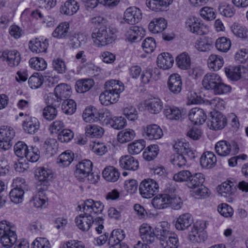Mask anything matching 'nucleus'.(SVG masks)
I'll list each match as a JSON object with an SVG mask.
<instances>
[{"label": "nucleus", "mask_w": 248, "mask_h": 248, "mask_svg": "<svg viewBox=\"0 0 248 248\" xmlns=\"http://www.w3.org/2000/svg\"><path fill=\"white\" fill-rule=\"evenodd\" d=\"M172 164L176 169H184V167L186 164V159L183 155L176 153L174 154L171 158Z\"/></svg>", "instance_id": "338daca9"}, {"label": "nucleus", "mask_w": 248, "mask_h": 248, "mask_svg": "<svg viewBox=\"0 0 248 248\" xmlns=\"http://www.w3.org/2000/svg\"><path fill=\"white\" fill-rule=\"evenodd\" d=\"M231 31L238 37L246 38L248 36V30L246 27L238 23H234L231 27Z\"/></svg>", "instance_id": "864d4df0"}, {"label": "nucleus", "mask_w": 248, "mask_h": 248, "mask_svg": "<svg viewBox=\"0 0 248 248\" xmlns=\"http://www.w3.org/2000/svg\"><path fill=\"white\" fill-rule=\"evenodd\" d=\"M125 237V233L124 230L122 229L114 230L111 233L108 239V244L109 245L113 244L122 243V241Z\"/></svg>", "instance_id": "c03bdc74"}, {"label": "nucleus", "mask_w": 248, "mask_h": 248, "mask_svg": "<svg viewBox=\"0 0 248 248\" xmlns=\"http://www.w3.org/2000/svg\"><path fill=\"white\" fill-rule=\"evenodd\" d=\"M216 153L221 156L229 155L231 152L232 147L229 142L226 140L218 141L215 145Z\"/></svg>", "instance_id": "f704fd0d"}, {"label": "nucleus", "mask_w": 248, "mask_h": 248, "mask_svg": "<svg viewBox=\"0 0 248 248\" xmlns=\"http://www.w3.org/2000/svg\"><path fill=\"white\" fill-rule=\"evenodd\" d=\"M105 87V90L99 96L100 102L104 106L116 103L120 98V94L124 90V84L114 79L107 81Z\"/></svg>", "instance_id": "f257e3e1"}, {"label": "nucleus", "mask_w": 248, "mask_h": 248, "mask_svg": "<svg viewBox=\"0 0 248 248\" xmlns=\"http://www.w3.org/2000/svg\"><path fill=\"white\" fill-rule=\"evenodd\" d=\"M158 147L156 145L148 146L143 153V158L147 161L154 159L157 155Z\"/></svg>", "instance_id": "680f3d73"}, {"label": "nucleus", "mask_w": 248, "mask_h": 248, "mask_svg": "<svg viewBox=\"0 0 248 248\" xmlns=\"http://www.w3.org/2000/svg\"><path fill=\"white\" fill-rule=\"evenodd\" d=\"M87 40V37L85 34L79 32L75 33L70 39L71 45L73 47L77 48L85 44Z\"/></svg>", "instance_id": "0e129e2a"}, {"label": "nucleus", "mask_w": 248, "mask_h": 248, "mask_svg": "<svg viewBox=\"0 0 248 248\" xmlns=\"http://www.w3.org/2000/svg\"><path fill=\"white\" fill-rule=\"evenodd\" d=\"M24 194L23 189L14 188L10 192V198L11 201L15 203H21L23 201Z\"/></svg>", "instance_id": "69168bd1"}, {"label": "nucleus", "mask_w": 248, "mask_h": 248, "mask_svg": "<svg viewBox=\"0 0 248 248\" xmlns=\"http://www.w3.org/2000/svg\"><path fill=\"white\" fill-rule=\"evenodd\" d=\"M190 194L196 199H202L208 197L210 191L207 187L202 185L190 191Z\"/></svg>", "instance_id": "bf43d9fd"}, {"label": "nucleus", "mask_w": 248, "mask_h": 248, "mask_svg": "<svg viewBox=\"0 0 248 248\" xmlns=\"http://www.w3.org/2000/svg\"><path fill=\"white\" fill-rule=\"evenodd\" d=\"M207 64L209 69L216 71L219 70L222 67L224 60L221 56L213 54L209 56Z\"/></svg>", "instance_id": "72a5a7b5"}, {"label": "nucleus", "mask_w": 248, "mask_h": 248, "mask_svg": "<svg viewBox=\"0 0 248 248\" xmlns=\"http://www.w3.org/2000/svg\"><path fill=\"white\" fill-rule=\"evenodd\" d=\"M79 7L78 3L75 0H68L62 5L60 12L65 15L72 16L77 12Z\"/></svg>", "instance_id": "393cba45"}, {"label": "nucleus", "mask_w": 248, "mask_h": 248, "mask_svg": "<svg viewBox=\"0 0 248 248\" xmlns=\"http://www.w3.org/2000/svg\"><path fill=\"white\" fill-rule=\"evenodd\" d=\"M227 124L226 117L220 113L216 112L208 121V127L213 130H217L223 128Z\"/></svg>", "instance_id": "f8f14e48"}, {"label": "nucleus", "mask_w": 248, "mask_h": 248, "mask_svg": "<svg viewBox=\"0 0 248 248\" xmlns=\"http://www.w3.org/2000/svg\"><path fill=\"white\" fill-rule=\"evenodd\" d=\"M217 158L215 155L211 152L204 153L200 158L201 165L203 169H211L216 164Z\"/></svg>", "instance_id": "4be33fe9"}, {"label": "nucleus", "mask_w": 248, "mask_h": 248, "mask_svg": "<svg viewBox=\"0 0 248 248\" xmlns=\"http://www.w3.org/2000/svg\"><path fill=\"white\" fill-rule=\"evenodd\" d=\"M215 45L218 51L226 52L231 46V42L229 39L225 37H221L216 40Z\"/></svg>", "instance_id": "6e6d98bb"}, {"label": "nucleus", "mask_w": 248, "mask_h": 248, "mask_svg": "<svg viewBox=\"0 0 248 248\" xmlns=\"http://www.w3.org/2000/svg\"><path fill=\"white\" fill-rule=\"evenodd\" d=\"M244 68L241 66H229L225 69L227 77L231 80L237 81L242 78Z\"/></svg>", "instance_id": "2f4dec72"}, {"label": "nucleus", "mask_w": 248, "mask_h": 248, "mask_svg": "<svg viewBox=\"0 0 248 248\" xmlns=\"http://www.w3.org/2000/svg\"><path fill=\"white\" fill-rule=\"evenodd\" d=\"M159 186L154 180H143L139 186V192L143 198H151L158 192Z\"/></svg>", "instance_id": "423d86ee"}, {"label": "nucleus", "mask_w": 248, "mask_h": 248, "mask_svg": "<svg viewBox=\"0 0 248 248\" xmlns=\"http://www.w3.org/2000/svg\"><path fill=\"white\" fill-rule=\"evenodd\" d=\"M44 148L46 154L49 156L53 155L58 150V143L56 140L54 139L47 140L45 142Z\"/></svg>", "instance_id": "13d9d810"}, {"label": "nucleus", "mask_w": 248, "mask_h": 248, "mask_svg": "<svg viewBox=\"0 0 248 248\" xmlns=\"http://www.w3.org/2000/svg\"><path fill=\"white\" fill-rule=\"evenodd\" d=\"M172 0H146L147 6L153 11H162L169 6Z\"/></svg>", "instance_id": "473e14b6"}, {"label": "nucleus", "mask_w": 248, "mask_h": 248, "mask_svg": "<svg viewBox=\"0 0 248 248\" xmlns=\"http://www.w3.org/2000/svg\"><path fill=\"white\" fill-rule=\"evenodd\" d=\"M156 70L153 71L151 69H147L143 71L141 76V81L143 84H148L153 82L154 80H157L159 78L158 73H156Z\"/></svg>", "instance_id": "a18cd8bd"}, {"label": "nucleus", "mask_w": 248, "mask_h": 248, "mask_svg": "<svg viewBox=\"0 0 248 248\" xmlns=\"http://www.w3.org/2000/svg\"><path fill=\"white\" fill-rule=\"evenodd\" d=\"M185 25L187 30L192 33L199 35L204 33L203 31L204 25L201 23V20L196 17L191 16L187 18Z\"/></svg>", "instance_id": "6e6552de"}, {"label": "nucleus", "mask_w": 248, "mask_h": 248, "mask_svg": "<svg viewBox=\"0 0 248 248\" xmlns=\"http://www.w3.org/2000/svg\"><path fill=\"white\" fill-rule=\"evenodd\" d=\"M0 243L3 247H12L17 240V236L15 231L0 235Z\"/></svg>", "instance_id": "09e8293b"}, {"label": "nucleus", "mask_w": 248, "mask_h": 248, "mask_svg": "<svg viewBox=\"0 0 248 248\" xmlns=\"http://www.w3.org/2000/svg\"><path fill=\"white\" fill-rule=\"evenodd\" d=\"M173 58L169 53L160 54L157 58V66L166 70L171 68L173 63Z\"/></svg>", "instance_id": "b1692460"}, {"label": "nucleus", "mask_w": 248, "mask_h": 248, "mask_svg": "<svg viewBox=\"0 0 248 248\" xmlns=\"http://www.w3.org/2000/svg\"><path fill=\"white\" fill-rule=\"evenodd\" d=\"M103 113V110L101 112H98L97 109L93 107L87 108L82 114V118L84 121L86 122H93L97 121L98 119L102 120L99 117V114Z\"/></svg>", "instance_id": "7c9ffc66"}, {"label": "nucleus", "mask_w": 248, "mask_h": 248, "mask_svg": "<svg viewBox=\"0 0 248 248\" xmlns=\"http://www.w3.org/2000/svg\"><path fill=\"white\" fill-rule=\"evenodd\" d=\"M220 78V77L217 74L207 73L202 78V86L206 90H213Z\"/></svg>", "instance_id": "412c9836"}, {"label": "nucleus", "mask_w": 248, "mask_h": 248, "mask_svg": "<svg viewBox=\"0 0 248 248\" xmlns=\"http://www.w3.org/2000/svg\"><path fill=\"white\" fill-rule=\"evenodd\" d=\"M189 240L193 243H200L203 242L206 239L205 233L202 231L192 228L189 233Z\"/></svg>", "instance_id": "603ef678"}, {"label": "nucleus", "mask_w": 248, "mask_h": 248, "mask_svg": "<svg viewBox=\"0 0 248 248\" xmlns=\"http://www.w3.org/2000/svg\"><path fill=\"white\" fill-rule=\"evenodd\" d=\"M136 137V132L132 129L127 128L119 132L117 135L118 141L121 143L129 142Z\"/></svg>", "instance_id": "79ce46f5"}, {"label": "nucleus", "mask_w": 248, "mask_h": 248, "mask_svg": "<svg viewBox=\"0 0 248 248\" xmlns=\"http://www.w3.org/2000/svg\"><path fill=\"white\" fill-rule=\"evenodd\" d=\"M1 57L11 67L17 65L21 60L19 53L15 49L4 50L2 53Z\"/></svg>", "instance_id": "ddd939ff"}, {"label": "nucleus", "mask_w": 248, "mask_h": 248, "mask_svg": "<svg viewBox=\"0 0 248 248\" xmlns=\"http://www.w3.org/2000/svg\"><path fill=\"white\" fill-rule=\"evenodd\" d=\"M173 147L177 153L186 155L190 158L195 157V153L190 149L188 142L185 139L178 140Z\"/></svg>", "instance_id": "f3484780"}, {"label": "nucleus", "mask_w": 248, "mask_h": 248, "mask_svg": "<svg viewBox=\"0 0 248 248\" xmlns=\"http://www.w3.org/2000/svg\"><path fill=\"white\" fill-rule=\"evenodd\" d=\"M78 208L84 215L94 219L96 215L102 213L104 205L100 201H94L90 199L83 201L78 206Z\"/></svg>", "instance_id": "7ed1b4c3"}, {"label": "nucleus", "mask_w": 248, "mask_h": 248, "mask_svg": "<svg viewBox=\"0 0 248 248\" xmlns=\"http://www.w3.org/2000/svg\"><path fill=\"white\" fill-rule=\"evenodd\" d=\"M140 234L143 242L151 244L155 239L154 229L147 223H142L139 228Z\"/></svg>", "instance_id": "9d476101"}, {"label": "nucleus", "mask_w": 248, "mask_h": 248, "mask_svg": "<svg viewBox=\"0 0 248 248\" xmlns=\"http://www.w3.org/2000/svg\"><path fill=\"white\" fill-rule=\"evenodd\" d=\"M142 29L138 26H131L126 31L125 36L129 42H134L140 40L143 36Z\"/></svg>", "instance_id": "c756f323"}, {"label": "nucleus", "mask_w": 248, "mask_h": 248, "mask_svg": "<svg viewBox=\"0 0 248 248\" xmlns=\"http://www.w3.org/2000/svg\"><path fill=\"white\" fill-rule=\"evenodd\" d=\"M47 198L44 193V191L39 190L32 198V202L34 207L42 208L46 202Z\"/></svg>", "instance_id": "774afa93"}, {"label": "nucleus", "mask_w": 248, "mask_h": 248, "mask_svg": "<svg viewBox=\"0 0 248 248\" xmlns=\"http://www.w3.org/2000/svg\"><path fill=\"white\" fill-rule=\"evenodd\" d=\"M155 231L157 236L159 237V240L168 237L169 235L173 233L170 230V224L167 221L161 222L156 227Z\"/></svg>", "instance_id": "ea45409f"}, {"label": "nucleus", "mask_w": 248, "mask_h": 248, "mask_svg": "<svg viewBox=\"0 0 248 248\" xmlns=\"http://www.w3.org/2000/svg\"><path fill=\"white\" fill-rule=\"evenodd\" d=\"M48 46V41H41L39 39L31 40L29 43V48L31 51L36 53L45 52Z\"/></svg>", "instance_id": "c85d7f7f"}, {"label": "nucleus", "mask_w": 248, "mask_h": 248, "mask_svg": "<svg viewBox=\"0 0 248 248\" xmlns=\"http://www.w3.org/2000/svg\"><path fill=\"white\" fill-rule=\"evenodd\" d=\"M167 27V22L163 17L153 19L149 23L148 29L154 33H157L163 31Z\"/></svg>", "instance_id": "bb28decb"}, {"label": "nucleus", "mask_w": 248, "mask_h": 248, "mask_svg": "<svg viewBox=\"0 0 248 248\" xmlns=\"http://www.w3.org/2000/svg\"><path fill=\"white\" fill-rule=\"evenodd\" d=\"M173 223L176 230L184 231L192 223L191 216L189 213L183 214L173 220Z\"/></svg>", "instance_id": "2eb2a0df"}, {"label": "nucleus", "mask_w": 248, "mask_h": 248, "mask_svg": "<svg viewBox=\"0 0 248 248\" xmlns=\"http://www.w3.org/2000/svg\"><path fill=\"white\" fill-rule=\"evenodd\" d=\"M74 157V153L69 151H66L59 156L57 163L61 167H68L73 161Z\"/></svg>", "instance_id": "37998d69"}, {"label": "nucleus", "mask_w": 248, "mask_h": 248, "mask_svg": "<svg viewBox=\"0 0 248 248\" xmlns=\"http://www.w3.org/2000/svg\"><path fill=\"white\" fill-rule=\"evenodd\" d=\"M31 67L38 71H42L47 67V63L42 58L33 57L29 61Z\"/></svg>", "instance_id": "5fc2aeb1"}, {"label": "nucleus", "mask_w": 248, "mask_h": 248, "mask_svg": "<svg viewBox=\"0 0 248 248\" xmlns=\"http://www.w3.org/2000/svg\"><path fill=\"white\" fill-rule=\"evenodd\" d=\"M160 244L162 248H177L179 240L177 236L172 233L169 236L160 240Z\"/></svg>", "instance_id": "4c0bfd02"}, {"label": "nucleus", "mask_w": 248, "mask_h": 248, "mask_svg": "<svg viewBox=\"0 0 248 248\" xmlns=\"http://www.w3.org/2000/svg\"><path fill=\"white\" fill-rule=\"evenodd\" d=\"M169 199L170 195L169 194H159L153 199L152 204L155 208L164 209L169 206Z\"/></svg>", "instance_id": "cd10ccee"}, {"label": "nucleus", "mask_w": 248, "mask_h": 248, "mask_svg": "<svg viewBox=\"0 0 248 248\" xmlns=\"http://www.w3.org/2000/svg\"><path fill=\"white\" fill-rule=\"evenodd\" d=\"M140 105L153 114L158 113L163 108V103L158 98L145 100L141 102Z\"/></svg>", "instance_id": "1a4fd4ad"}, {"label": "nucleus", "mask_w": 248, "mask_h": 248, "mask_svg": "<svg viewBox=\"0 0 248 248\" xmlns=\"http://www.w3.org/2000/svg\"><path fill=\"white\" fill-rule=\"evenodd\" d=\"M168 88L173 94H178L182 90V82L181 76L178 74H171L168 80Z\"/></svg>", "instance_id": "dca6fc26"}, {"label": "nucleus", "mask_w": 248, "mask_h": 248, "mask_svg": "<svg viewBox=\"0 0 248 248\" xmlns=\"http://www.w3.org/2000/svg\"><path fill=\"white\" fill-rule=\"evenodd\" d=\"M94 84L93 79L91 78L82 79L78 80L76 83L77 91L79 93H84L89 91Z\"/></svg>", "instance_id": "a19ab883"}, {"label": "nucleus", "mask_w": 248, "mask_h": 248, "mask_svg": "<svg viewBox=\"0 0 248 248\" xmlns=\"http://www.w3.org/2000/svg\"><path fill=\"white\" fill-rule=\"evenodd\" d=\"M188 118L193 124L201 125L205 122L206 115L202 109L198 108H194L189 111Z\"/></svg>", "instance_id": "4468645a"}, {"label": "nucleus", "mask_w": 248, "mask_h": 248, "mask_svg": "<svg viewBox=\"0 0 248 248\" xmlns=\"http://www.w3.org/2000/svg\"><path fill=\"white\" fill-rule=\"evenodd\" d=\"M55 96L62 100L68 97L71 94V88L70 85L61 83L58 85L55 88Z\"/></svg>", "instance_id": "58836bf2"}, {"label": "nucleus", "mask_w": 248, "mask_h": 248, "mask_svg": "<svg viewBox=\"0 0 248 248\" xmlns=\"http://www.w3.org/2000/svg\"><path fill=\"white\" fill-rule=\"evenodd\" d=\"M24 130L27 133L34 134L38 130L40 123L35 117H27L22 123Z\"/></svg>", "instance_id": "aec40b11"}, {"label": "nucleus", "mask_w": 248, "mask_h": 248, "mask_svg": "<svg viewBox=\"0 0 248 248\" xmlns=\"http://www.w3.org/2000/svg\"><path fill=\"white\" fill-rule=\"evenodd\" d=\"M62 109L65 114L72 115L76 110V103L73 99H66L62 103Z\"/></svg>", "instance_id": "4d7b16f0"}, {"label": "nucleus", "mask_w": 248, "mask_h": 248, "mask_svg": "<svg viewBox=\"0 0 248 248\" xmlns=\"http://www.w3.org/2000/svg\"><path fill=\"white\" fill-rule=\"evenodd\" d=\"M233 186L232 182H225L218 186L217 191L222 196L227 197L234 192L235 188Z\"/></svg>", "instance_id": "de8ad7c7"}, {"label": "nucleus", "mask_w": 248, "mask_h": 248, "mask_svg": "<svg viewBox=\"0 0 248 248\" xmlns=\"http://www.w3.org/2000/svg\"><path fill=\"white\" fill-rule=\"evenodd\" d=\"M15 136V131L10 126H0V151H5L12 147L11 141Z\"/></svg>", "instance_id": "20e7f679"}, {"label": "nucleus", "mask_w": 248, "mask_h": 248, "mask_svg": "<svg viewBox=\"0 0 248 248\" xmlns=\"http://www.w3.org/2000/svg\"><path fill=\"white\" fill-rule=\"evenodd\" d=\"M120 165L123 169L127 170H136L139 168V163L131 155L122 156L119 160Z\"/></svg>", "instance_id": "6ab92c4d"}, {"label": "nucleus", "mask_w": 248, "mask_h": 248, "mask_svg": "<svg viewBox=\"0 0 248 248\" xmlns=\"http://www.w3.org/2000/svg\"><path fill=\"white\" fill-rule=\"evenodd\" d=\"M214 41L209 37H203L197 40L194 46L199 51L206 52L210 50L213 47Z\"/></svg>", "instance_id": "5701e85b"}, {"label": "nucleus", "mask_w": 248, "mask_h": 248, "mask_svg": "<svg viewBox=\"0 0 248 248\" xmlns=\"http://www.w3.org/2000/svg\"><path fill=\"white\" fill-rule=\"evenodd\" d=\"M141 18V12L136 7H129L124 12V20L128 24L133 25L138 23Z\"/></svg>", "instance_id": "0eeeda50"}, {"label": "nucleus", "mask_w": 248, "mask_h": 248, "mask_svg": "<svg viewBox=\"0 0 248 248\" xmlns=\"http://www.w3.org/2000/svg\"><path fill=\"white\" fill-rule=\"evenodd\" d=\"M86 134L91 138H100L104 133L101 126L96 124H89L85 127Z\"/></svg>", "instance_id": "49530a36"}, {"label": "nucleus", "mask_w": 248, "mask_h": 248, "mask_svg": "<svg viewBox=\"0 0 248 248\" xmlns=\"http://www.w3.org/2000/svg\"><path fill=\"white\" fill-rule=\"evenodd\" d=\"M176 62L178 66L181 69H188L191 64V60L188 54L183 52L179 55L176 58Z\"/></svg>", "instance_id": "8fccbe9b"}, {"label": "nucleus", "mask_w": 248, "mask_h": 248, "mask_svg": "<svg viewBox=\"0 0 248 248\" xmlns=\"http://www.w3.org/2000/svg\"><path fill=\"white\" fill-rule=\"evenodd\" d=\"M99 117L103 119L107 124H109L115 129H122L127 124L126 120L124 117H113L111 111L108 109L103 110V113L99 114Z\"/></svg>", "instance_id": "39448f33"}, {"label": "nucleus", "mask_w": 248, "mask_h": 248, "mask_svg": "<svg viewBox=\"0 0 248 248\" xmlns=\"http://www.w3.org/2000/svg\"><path fill=\"white\" fill-rule=\"evenodd\" d=\"M204 181V177L201 172L196 173L194 174L190 173V176L187 182V186L190 188L195 189L200 186H202Z\"/></svg>", "instance_id": "e433bc0d"}, {"label": "nucleus", "mask_w": 248, "mask_h": 248, "mask_svg": "<svg viewBox=\"0 0 248 248\" xmlns=\"http://www.w3.org/2000/svg\"><path fill=\"white\" fill-rule=\"evenodd\" d=\"M218 11L222 16L226 17H232L235 12L233 6L226 3H222L219 5Z\"/></svg>", "instance_id": "052dcab7"}, {"label": "nucleus", "mask_w": 248, "mask_h": 248, "mask_svg": "<svg viewBox=\"0 0 248 248\" xmlns=\"http://www.w3.org/2000/svg\"><path fill=\"white\" fill-rule=\"evenodd\" d=\"M164 113L167 119L171 120H178L182 117L181 110L174 106H166Z\"/></svg>", "instance_id": "c9c22d12"}, {"label": "nucleus", "mask_w": 248, "mask_h": 248, "mask_svg": "<svg viewBox=\"0 0 248 248\" xmlns=\"http://www.w3.org/2000/svg\"><path fill=\"white\" fill-rule=\"evenodd\" d=\"M143 136L149 140H158L163 135L162 129L157 124H150L143 128Z\"/></svg>", "instance_id": "9b49d317"}, {"label": "nucleus", "mask_w": 248, "mask_h": 248, "mask_svg": "<svg viewBox=\"0 0 248 248\" xmlns=\"http://www.w3.org/2000/svg\"><path fill=\"white\" fill-rule=\"evenodd\" d=\"M75 223L79 230L83 232H87L93 225V219L84 214H80L76 217Z\"/></svg>", "instance_id": "a211bd4d"}, {"label": "nucleus", "mask_w": 248, "mask_h": 248, "mask_svg": "<svg viewBox=\"0 0 248 248\" xmlns=\"http://www.w3.org/2000/svg\"><path fill=\"white\" fill-rule=\"evenodd\" d=\"M145 145V141L144 140H137L128 145V151L130 154L137 155L143 150Z\"/></svg>", "instance_id": "3c124183"}, {"label": "nucleus", "mask_w": 248, "mask_h": 248, "mask_svg": "<svg viewBox=\"0 0 248 248\" xmlns=\"http://www.w3.org/2000/svg\"><path fill=\"white\" fill-rule=\"evenodd\" d=\"M93 44L97 47H103L112 43L116 38L115 29L100 28L95 29L91 35Z\"/></svg>", "instance_id": "f03ea898"}, {"label": "nucleus", "mask_w": 248, "mask_h": 248, "mask_svg": "<svg viewBox=\"0 0 248 248\" xmlns=\"http://www.w3.org/2000/svg\"><path fill=\"white\" fill-rule=\"evenodd\" d=\"M69 24L67 22L60 23L52 33V36L58 39H65L68 35Z\"/></svg>", "instance_id": "a878e982"}, {"label": "nucleus", "mask_w": 248, "mask_h": 248, "mask_svg": "<svg viewBox=\"0 0 248 248\" xmlns=\"http://www.w3.org/2000/svg\"><path fill=\"white\" fill-rule=\"evenodd\" d=\"M231 89L230 86L222 82L220 77L213 91L215 94L220 95L230 92Z\"/></svg>", "instance_id": "e2e57ef3"}]
</instances>
